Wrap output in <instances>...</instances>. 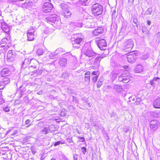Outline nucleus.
Masks as SVG:
<instances>
[{"label": "nucleus", "mask_w": 160, "mask_h": 160, "mask_svg": "<svg viewBox=\"0 0 160 160\" xmlns=\"http://www.w3.org/2000/svg\"><path fill=\"white\" fill-rule=\"evenodd\" d=\"M127 56V60L129 62H133L137 58V55L135 53L131 52Z\"/></svg>", "instance_id": "nucleus-9"}, {"label": "nucleus", "mask_w": 160, "mask_h": 160, "mask_svg": "<svg viewBox=\"0 0 160 160\" xmlns=\"http://www.w3.org/2000/svg\"><path fill=\"white\" fill-rule=\"evenodd\" d=\"M82 52H83L84 54L89 60L92 59L93 58L99 55V54L95 52L91 48H88L85 50L84 49H83Z\"/></svg>", "instance_id": "nucleus-2"}, {"label": "nucleus", "mask_w": 160, "mask_h": 160, "mask_svg": "<svg viewBox=\"0 0 160 160\" xmlns=\"http://www.w3.org/2000/svg\"><path fill=\"white\" fill-rule=\"evenodd\" d=\"M123 74H122L119 77L118 80L120 82H123Z\"/></svg>", "instance_id": "nucleus-34"}, {"label": "nucleus", "mask_w": 160, "mask_h": 160, "mask_svg": "<svg viewBox=\"0 0 160 160\" xmlns=\"http://www.w3.org/2000/svg\"><path fill=\"white\" fill-rule=\"evenodd\" d=\"M68 91H70L71 93H73L74 92V90L72 89H69Z\"/></svg>", "instance_id": "nucleus-56"}, {"label": "nucleus", "mask_w": 160, "mask_h": 160, "mask_svg": "<svg viewBox=\"0 0 160 160\" xmlns=\"http://www.w3.org/2000/svg\"><path fill=\"white\" fill-rule=\"evenodd\" d=\"M90 0H80V2L82 5H85Z\"/></svg>", "instance_id": "nucleus-31"}, {"label": "nucleus", "mask_w": 160, "mask_h": 160, "mask_svg": "<svg viewBox=\"0 0 160 160\" xmlns=\"http://www.w3.org/2000/svg\"><path fill=\"white\" fill-rule=\"evenodd\" d=\"M62 77L64 78H67L68 77V72H63L62 75Z\"/></svg>", "instance_id": "nucleus-32"}, {"label": "nucleus", "mask_w": 160, "mask_h": 160, "mask_svg": "<svg viewBox=\"0 0 160 160\" xmlns=\"http://www.w3.org/2000/svg\"><path fill=\"white\" fill-rule=\"evenodd\" d=\"M133 22L135 24H136L138 22V20L136 19H134Z\"/></svg>", "instance_id": "nucleus-55"}, {"label": "nucleus", "mask_w": 160, "mask_h": 160, "mask_svg": "<svg viewBox=\"0 0 160 160\" xmlns=\"http://www.w3.org/2000/svg\"><path fill=\"white\" fill-rule=\"evenodd\" d=\"M102 84V79L100 78L99 79L97 86V88H99L101 85Z\"/></svg>", "instance_id": "nucleus-30"}, {"label": "nucleus", "mask_w": 160, "mask_h": 160, "mask_svg": "<svg viewBox=\"0 0 160 160\" xmlns=\"http://www.w3.org/2000/svg\"><path fill=\"white\" fill-rule=\"evenodd\" d=\"M50 127L52 126V128H55V127H54V125H51L50 126Z\"/></svg>", "instance_id": "nucleus-63"}, {"label": "nucleus", "mask_w": 160, "mask_h": 160, "mask_svg": "<svg viewBox=\"0 0 160 160\" xmlns=\"http://www.w3.org/2000/svg\"><path fill=\"white\" fill-rule=\"evenodd\" d=\"M103 11L102 6L97 3L94 4L92 7V11L93 14L95 16L101 15Z\"/></svg>", "instance_id": "nucleus-1"}, {"label": "nucleus", "mask_w": 160, "mask_h": 160, "mask_svg": "<svg viewBox=\"0 0 160 160\" xmlns=\"http://www.w3.org/2000/svg\"><path fill=\"white\" fill-rule=\"evenodd\" d=\"M123 82L127 83L131 80V76L128 74L123 73Z\"/></svg>", "instance_id": "nucleus-16"}, {"label": "nucleus", "mask_w": 160, "mask_h": 160, "mask_svg": "<svg viewBox=\"0 0 160 160\" xmlns=\"http://www.w3.org/2000/svg\"><path fill=\"white\" fill-rule=\"evenodd\" d=\"M67 142L69 143H71L72 141V139L70 138H67Z\"/></svg>", "instance_id": "nucleus-50"}, {"label": "nucleus", "mask_w": 160, "mask_h": 160, "mask_svg": "<svg viewBox=\"0 0 160 160\" xmlns=\"http://www.w3.org/2000/svg\"><path fill=\"white\" fill-rule=\"evenodd\" d=\"M116 10H114L112 14V18H116Z\"/></svg>", "instance_id": "nucleus-40"}, {"label": "nucleus", "mask_w": 160, "mask_h": 160, "mask_svg": "<svg viewBox=\"0 0 160 160\" xmlns=\"http://www.w3.org/2000/svg\"><path fill=\"white\" fill-rule=\"evenodd\" d=\"M35 68H36V67L35 66H33L31 65L29 67V69L30 71H31L32 72H35V70H34L33 71H32V70L33 69H34Z\"/></svg>", "instance_id": "nucleus-43"}, {"label": "nucleus", "mask_w": 160, "mask_h": 160, "mask_svg": "<svg viewBox=\"0 0 160 160\" xmlns=\"http://www.w3.org/2000/svg\"><path fill=\"white\" fill-rule=\"evenodd\" d=\"M8 40L7 38H5L2 39L1 40V44L5 43L6 44L7 42H8Z\"/></svg>", "instance_id": "nucleus-33"}, {"label": "nucleus", "mask_w": 160, "mask_h": 160, "mask_svg": "<svg viewBox=\"0 0 160 160\" xmlns=\"http://www.w3.org/2000/svg\"><path fill=\"white\" fill-rule=\"evenodd\" d=\"M3 110L5 112H8L9 111V109L8 107H6L3 108Z\"/></svg>", "instance_id": "nucleus-44"}, {"label": "nucleus", "mask_w": 160, "mask_h": 160, "mask_svg": "<svg viewBox=\"0 0 160 160\" xmlns=\"http://www.w3.org/2000/svg\"><path fill=\"white\" fill-rule=\"evenodd\" d=\"M60 6L61 8L62 9V11L66 10L68 7L67 4H65L64 3H62L60 4Z\"/></svg>", "instance_id": "nucleus-29"}, {"label": "nucleus", "mask_w": 160, "mask_h": 160, "mask_svg": "<svg viewBox=\"0 0 160 160\" xmlns=\"http://www.w3.org/2000/svg\"><path fill=\"white\" fill-rule=\"evenodd\" d=\"M18 0H8V1L9 2H17Z\"/></svg>", "instance_id": "nucleus-52"}, {"label": "nucleus", "mask_w": 160, "mask_h": 160, "mask_svg": "<svg viewBox=\"0 0 160 160\" xmlns=\"http://www.w3.org/2000/svg\"><path fill=\"white\" fill-rule=\"evenodd\" d=\"M30 120L29 119H28L26 120L25 122V123L26 124H28L30 123Z\"/></svg>", "instance_id": "nucleus-53"}, {"label": "nucleus", "mask_w": 160, "mask_h": 160, "mask_svg": "<svg viewBox=\"0 0 160 160\" xmlns=\"http://www.w3.org/2000/svg\"><path fill=\"white\" fill-rule=\"evenodd\" d=\"M2 81L5 83L6 85L9 83L10 82L9 78L8 77L4 78L2 79Z\"/></svg>", "instance_id": "nucleus-26"}, {"label": "nucleus", "mask_w": 160, "mask_h": 160, "mask_svg": "<svg viewBox=\"0 0 160 160\" xmlns=\"http://www.w3.org/2000/svg\"><path fill=\"white\" fill-rule=\"evenodd\" d=\"M142 66L139 65L137 66L136 71L137 73L141 72L142 71Z\"/></svg>", "instance_id": "nucleus-27"}, {"label": "nucleus", "mask_w": 160, "mask_h": 160, "mask_svg": "<svg viewBox=\"0 0 160 160\" xmlns=\"http://www.w3.org/2000/svg\"><path fill=\"white\" fill-rule=\"evenodd\" d=\"M90 72L89 71L86 72L84 74V78L85 81L88 84L90 81Z\"/></svg>", "instance_id": "nucleus-21"}, {"label": "nucleus", "mask_w": 160, "mask_h": 160, "mask_svg": "<svg viewBox=\"0 0 160 160\" xmlns=\"http://www.w3.org/2000/svg\"><path fill=\"white\" fill-rule=\"evenodd\" d=\"M134 1V0H128V2H131V3H133Z\"/></svg>", "instance_id": "nucleus-61"}, {"label": "nucleus", "mask_w": 160, "mask_h": 160, "mask_svg": "<svg viewBox=\"0 0 160 160\" xmlns=\"http://www.w3.org/2000/svg\"><path fill=\"white\" fill-rule=\"evenodd\" d=\"M31 29L28 30L27 32V36L28 37V40L29 41H31L34 40V33L35 31L33 32L30 31Z\"/></svg>", "instance_id": "nucleus-11"}, {"label": "nucleus", "mask_w": 160, "mask_h": 160, "mask_svg": "<svg viewBox=\"0 0 160 160\" xmlns=\"http://www.w3.org/2000/svg\"><path fill=\"white\" fill-rule=\"evenodd\" d=\"M147 24L148 25H150L151 24V22L149 20H148L147 21Z\"/></svg>", "instance_id": "nucleus-59"}, {"label": "nucleus", "mask_w": 160, "mask_h": 160, "mask_svg": "<svg viewBox=\"0 0 160 160\" xmlns=\"http://www.w3.org/2000/svg\"><path fill=\"white\" fill-rule=\"evenodd\" d=\"M36 52L38 55L40 56L42 55L43 54L44 51L43 49L39 48L37 50Z\"/></svg>", "instance_id": "nucleus-25"}, {"label": "nucleus", "mask_w": 160, "mask_h": 160, "mask_svg": "<svg viewBox=\"0 0 160 160\" xmlns=\"http://www.w3.org/2000/svg\"><path fill=\"white\" fill-rule=\"evenodd\" d=\"M97 43L98 47L100 50H102L106 49L107 44L105 39L98 40H97Z\"/></svg>", "instance_id": "nucleus-6"}, {"label": "nucleus", "mask_w": 160, "mask_h": 160, "mask_svg": "<svg viewBox=\"0 0 160 160\" xmlns=\"http://www.w3.org/2000/svg\"><path fill=\"white\" fill-rule=\"evenodd\" d=\"M16 57V52L14 51L9 50L7 53V58L10 61H12Z\"/></svg>", "instance_id": "nucleus-7"}, {"label": "nucleus", "mask_w": 160, "mask_h": 160, "mask_svg": "<svg viewBox=\"0 0 160 160\" xmlns=\"http://www.w3.org/2000/svg\"><path fill=\"white\" fill-rule=\"evenodd\" d=\"M93 23H92L91 24L90 23H88V24L87 25L85 26L86 27L88 28H93L94 27V26L93 25Z\"/></svg>", "instance_id": "nucleus-36"}, {"label": "nucleus", "mask_w": 160, "mask_h": 160, "mask_svg": "<svg viewBox=\"0 0 160 160\" xmlns=\"http://www.w3.org/2000/svg\"><path fill=\"white\" fill-rule=\"evenodd\" d=\"M4 88V86H2L0 85V89L2 90Z\"/></svg>", "instance_id": "nucleus-60"}, {"label": "nucleus", "mask_w": 160, "mask_h": 160, "mask_svg": "<svg viewBox=\"0 0 160 160\" xmlns=\"http://www.w3.org/2000/svg\"><path fill=\"white\" fill-rule=\"evenodd\" d=\"M92 74L93 75H95L96 76H98L99 75V72L98 71H93Z\"/></svg>", "instance_id": "nucleus-39"}, {"label": "nucleus", "mask_w": 160, "mask_h": 160, "mask_svg": "<svg viewBox=\"0 0 160 160\" xmlns=\"http://www.w3.org/2000/svg\"><path fill=\"white\" fill-rule=\"evenodd\" d=\"M71 14V12L68 9L62 11L61 12V15L66 18L70 17Z\"/></svg>", "instance_id": "nucleus-15"}, {"label": "nucleus", "mask_w": 160, "mask_h": 160, "mask_svg": "<svg viewBox=\"0 0 160 160\" xmlns=\"http://www.w3.org/2000/svg\"><path fill=\"white\" fill-rule=\"evenodd\" d=\"M4 100L2 98H0V104H2L4 102Z\"/></svg>", "instance_id": "nucleus-48"}, {"label": "nucleus", "mask_w": 160, "mask_h": 160, "mask_svg": "<svg viewBox=\"0 0 160 160\" xmlns=\"http://www.w3.org/2000/svg\"><path fill=\"white\" fill-rule=\"evenodd\" d=\"M72 37L71 38V42L73 47L78 48H80L81 43L83 41L82 38H81Z\"/></svg>", "instance_id": "nucleus-3"}, {"label": "nucleus", "mask_w": 160, "mask_h": 160, "mask_svg": "<svg viewBox=\"0 0 160 160\" xmlns=\"http://www.w3.org/2000/svg\"><path fill=\"white\" fill-rule=\"evenodd\" d=\"M50 129V128L44 127L42 130L41 132L42 134L46 135L49 132V131H52Z\"/></svg>", "instance_id": "nucleus-23"}, {"label": "nucleus", "mask_w": 160, "mask_h": 160, "mask_svg": "<svg viewBox=\"0 0 160 160\" xmlns=\"http://www.w3.org/2000/svg\"><path fill=\"white\" fill-rule=\"evenodd\" d=\"M10 73V71L8 68H3L1 71V75L2 77L7 76Z\"/></svg>", "instance_id": "nucleus-18"}, {"label": "nucleus", "mask_w": 160, "mask_h": 160, "mask_svg": "<svg viewBox=\"0 0 160 160\" xmlns=\"http://www.w3.org/2000/svg\"><path fill=\"white\" fill-rule=\"evenodd\" d=\"M153 105L155 108H160V98H156L154 101Z\"/></svg>", "instance_id": "nucleus-20"}, {"label": "nucleus", "mask_w": 160, "mask_h": 160, "mask_svg": "<svg viewBox=\"0 0 160 160\" xmlns=\"http://www.w3.org/2000/svg\"><path fill=\"white\" fill-rule=\"evenodd\" d=\"M78 155L77 154H74L73 156L74 160H78Z\"/></svg>", "instance_id": "nucleus-45"}, {"label": "nucleus", "mask_w": 160, "mask_h": 160, "mask_svg": "<svg viewBox=\"0 0 160 160\" xmlns=\"http://www.w3.org/2000/svg\"><path fill=\"white\" fill-rule=\"evenodd\" d=\"M60 143H61V141H58V142H56L54 143V146H57V145H59Z\"/></svg>", "instance_id": "nucleus-49"}, {"label": "nucleus", "mask_w": 160, "mask_h": 160, "mask_svg": "<svg viewBox=\"0 0 160 160\" xmlns=\"http://www.w3.org/2000/svg\"><path fill=\"white\" fill-rule=\"evenodd\" d=\"M35 61V60L34 59H31V58H26L24 61L22 62V68H26L32 62Z\"/></svg>", "instance_id": "nucleus-8"}, {"label": "nucleus", "mask_w": 160, "mask_h": 160, "mask_svg": "<svg viewBox=\"0 0 160 160\" xmlns=\"http://www.w3.org/2000/svg\"><path fill=\"white\" fill-rule=\"evenodd\" d=\"M142 101V100H141V99L139 98H137V100L135 103H136V105H138L140 104V103Z\"/></svg>", "instance_id": "nucleus-38"}, {"label": "nucleus", "mask_w": 160, "mask_h": 160, "mask_svg": "<svg viewBox=\"0 0 160 160\" xmlns=\"http://www.w3.org/2000/svg\"><path fill=\"white\" fill-rule=\"evenodd\" d=\"M31 150L33 154H35L36 152V151L34 147H32L31 148Z\"/></svg>", "instance_id": "nucleus-41"}, {"label": "nucleus", "mask_w": 160, "mask_h": 160, "mask_svg": "<svg viewBox=\"0 0 160 160\" xmlns=\"http://www.w3.org/2000/svg\"><path fill=\"white\" fill-rule=\"evenodd\" d=\"M67 60L66 59L61 58L59 59V63L61 66H65L67 64Z\"/></svg>", "instance_id": "nucleus-22"}, {"label": "nucleus", "mask_w": 160, "mask_h": 160, "mask_svg": "<svg viewBox=\"0 0 160 160\" xmlns=\"http://www.w3.org/2000/svg\"><path fill=\"white\" fill-rule=\"evenodd\" d=\"M45 158V157L44 156H41V157L40 160H44Z\"/></svg>", "instance_id": "nucleus-62"}, {"label": "nucleus", "mask_w": 160, "mask_h": 160, "mask_svg": "<svg viewBox=\"0 0 160 160\" xmlns=\"http://www.w3.org/2000/svg\"><path fill=\"white\" fill-rule=\"evenodd\" d=\"M42 70H37V71H36L34 72V73L36 72L38 74H41L42 73Z\"/></svg>", "instance_id": "nucleus-47"}, {"label": "nucleus", "mask_w": 160, "mask_h": 160, "mask_svg": "<svg viewBox=\"0 0 160 160\" xmlns=\"http://www.w3.org/2000/svg\"><path fill=\"white\" fill-rule=\"evenodd\" d=\"M153 116L156 117H158L160 116V112H156L154 113Z\"/></svg>", "instance_id": "nucleus-35"}, {"label": "nucleus", "mask_w": 160, "mask_h": 160, "mask_svg": "<svg viewBox=\"0 0 160 160\" xmlns=\"http://www.w3.org/2000/svg\"><path fill=\"white\" fill-rule=\"evenodd\" d=\"M58 50H56L55 52H48L47 53V56L49 58L51 59L54 58V57L56 55L58 52Z\"/></svg>", "instance_id": "nucleus-17"}, {"label": "nucleus", "mask_w": 160, "mask_h": 160, "mask_svg": "<svg viewBox=\"0 0 160 160\" xmlns=\"http://www.w3.org/2000/svg\"><path fill=\"white\" fill-rule=\"evenodd\" d=\"M53 8V5L49 2H44L42 6V10L45 13L50 12Z\"/></svg>", "instance_id": "nucleus-5"}, {"label": "nucleus", "mask_w": 160, "mask_h": 160, "mask_svg": "<svg viewBox=\"0 0 160 160\" xmlns=\"http://www.w3.org/2000/svg\"><path fill=\"white\" fill-rule=\"evenodd\" d=\"M60 115L62 116H64L66 115V113L64 112H61Z\"/></svg>", "instance_id": "nucleus-54"}, {"label": "nucleus", "mask_w": 160, "mask_h": 160, "mask_svg": "<svg viewBox=\"0 0 160 160\" xmlns=\"http://www.w3.org/2000/svg\"><path fill=\"white\" fill-rule=\"evenodd\" d=\"M1 28L2 30L6 33L8 34L10 29L8 26L5 22L1 23Z\"/></svg>", "instance_id": "nucleus-14"}, {"label": "nucleus", "mask_w": 160, "mask_h": 160, "mask_svg": "<svg viewBox=\"0 0 160 160\" xmlns=\"http://www.w3.org/2000/svg\"><path fill=\"white\" fill-rule=\"evenodd\" d=\"M152 8H148V9L146 10V12H145L144 15H150L152 12Z\"/></svg>", "instance_id": "nucleus-28"}, {"label": "nucleus", "mask_w": 160, "mask_h": 160, "mask_svg": "<svg viewBox=\"0 0 160 160\" xmlns=\"http://www.w3.org/2000/svg\"><path fill=\"white\" fill-rule=\"evenodd\" d=\"M133 45L134 42L132 40H128L123 47V49L125 51H129L132 50Z\"/></svg>", "instance_id": "nucleus-4"}, {"label": "nucleus", "mask_w": 160, "mask_h": 160, "mask_svg": "<svg viewBox=\"0 0 160 160\" xmlns=\"http://www.w3.org/2000/svg\"><path fill=\"white\" fill-rule=\"evenodd\" d=\"M6 84H5V83L3 82L2 81H1L0 82V85L2 86H4Z\"/></svg>", "instance_id": "nucleus-51"}, {"label": "nucleus", "mask_w": 160, "mask_h": 160, "mask_svg": "<svg viewBox=\"0 0 160 160\" xmlns=\"http://www.w3.org/2000/svg\"><path fill=\"white\" fill-rule=\"evenodd\" d=\"M159 126V123L156 120H152L150 122V128L152 130H155L157 129Z\"/></svg>", "instance_id": "nucleus-10"}, {"label": "nucleus", "mask_w": 160, "mask_h": 160, "mask_svg": "<svg viewBox=\"0 0 160 160\" xmlns=\"http://www.w3.org/2000/svg\"><path fill=\"white\" fill-rule=\"evenodd\" d=\"M96 57H97L95 59V60L93 61V64L95 65V67L98 68L99 66L100 62L103 57L101 56H97Z\"/></svg>", "instance_id": "nucleus-13"}, {"label": "nucleus", "mask_w": 160, "mask_h": 160, "mask_svg": "<svg viewBox=\"0 0 160 160\" xmlns=\"http://www.w3.org/2000/svg\"><path fill=\"white\" fill-rule=\"evenodd\" d=\"M103 29L102 27L98 28L97 29H95L92 32L94 36H97L99 34H101L103 32Z\"/></svg>", "instance_id": "nucleus-12"}, {"label": "nucleus", "mask_w": 160, "mask_h": 160, "mask_svg": "<svg viewBox=\"0 0 160 160\" xmlns=\"http://www.w3.org/2000/svg\"><path fill=\"white\" fill-rule=\"evenodd\" d=\"M30 29H31V31H30L33 32L34 31V27H32L30 28Z\"/></svg>", "instance_id": "nucleus-58"}, {"label": "nucleus", "mask_w": 160, "mask_h": 160, "mask_svg": "<svg viewBox=\"0 0 160 160\" xmlns=\"http://www.w3.org/2000/svg\"><path fill=\"white\" fill-rule=\"evenodd\" d=\"M160 78L158 77L154 78L150 82V83L152 86H154L155 81H158Z\"/></svg>", "instance_id": "nucleus-24"}, {"label": "nucleus", "mask_w": 160, "mask_h": 160, "mask_svg": "<svg viewBox=\"0 0 160 160\" xmlns=\"http://www.w3.org/2000/svg\"><path fill=\"white\" fill-rule=\"evenodd\" d=\"M98 76H95L93 77L92 78V82L94 83H95V82H96L97 80H98Z\"/></svg>", "instance_id": "nucleus-37"}, {"label": "nucleus", "mask_w": 160, "mask_h": 160, "mask_svg": "<svg viewBox=\"0 0 160 160\" xmlns=\"http://www.w3.org/2000/svg\"><path fill=\"white\" fill-rule=\"evenodd\" d=\"M81 150H82V153L84 154H85V153L86 152V151H87L86 148H84V147H82V148Z\"/></svg>", "instance_id": "nucleus-42"}, {"label": "nucleus", "mask_w": 160, "mask_h": 160, "mask_svg": "<svg viewBox=\"0 0 160 160\" xmlns=\"http://www.w3.org/2000/svg\"><path fill=\"white\" fill-rule=\"evenodd\" d=\"M113 89L117 93H120L122 89V86L121 85H114Z\"/></svg>", "instance_id": "nucleus-19"}, {"label": "nucleus", "mask_w": 160, "mask_h": 160, "mask_svg": "<svg viewBox=\"0 0 160 160\" xmlns=\"http://www.w3.org/2000/svg\"><path fill=\"white\" fill-rule=\"evenodd\" d=\"M51 19V18H48V20H49L50 21H51V20H50Z\"/></svg>", "instance_id": "nucleus-64"}, {"label": "nucleus", "mask_w": 160, "mask_h": 160, "mask_svg": "<svg viewBox=\"0 0 160 160\" xmlns=\"http://www.w3.org/2000/svg\"><path fill=\"white\" fill-rule=\"evenodd\" d=\"M114 85L111 86V85H108L107 86V88H112L113 89V87Z\"/></svg>", "instance_id": "nucleus-57"}, {"label": "nucleus", "mask_w": 160, "mask_h": 160, "mask_svg": "<svg viewBox=\"0 0 160 160\" xmlns=\"http://www.w3.org/2000/svg\"><path fill=\"white\" fill-rule=\"evenodd\" d=\"M77 138L81 140V142H84L85 141V139L84 137H77Z\"/></svg>", "instance_id": "nucleus-46"}]
</instances>
